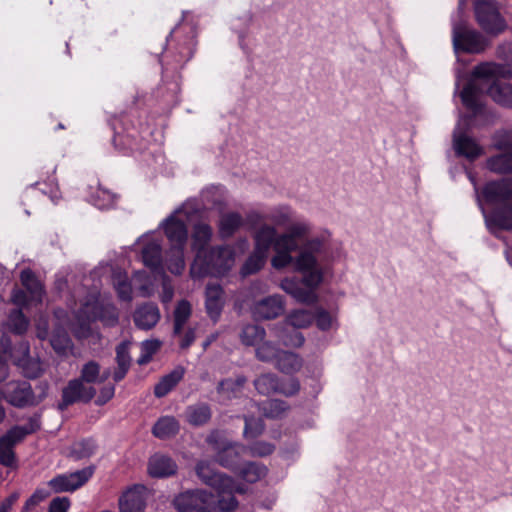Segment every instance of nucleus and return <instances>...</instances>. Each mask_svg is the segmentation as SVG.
<instances>
[{
    "mask_svg": "<svg viewBox=\"0 0 512 512\" xmlns=\"http://www.w3.org/2000/svg\"><path fill=\"white\" fill-rule=\"evenodd\" d=\"M185 369L178 366L163 376L155 385L154 394L158 398L166 396L184 377Z\"/></svg>",
    "mask_w": 512,
    "mask_h": 512,
    "instance_id": "nucleus-28",
    "label": "nucleus"
},
{
    "mask_svg": "<svg viewBox=\"0 0 512 512\" xmlns=\"http://www.w3.org/2000/svg\"><path fill=\"white\" fill-rule=\"evenodd\" d=\"M496 146L505 153L490 157L487 160V168L495 173L506 174L512 172V147L504 140H499Z\"/></svg>",
    "mask_w": 512,
    "mask_h": 512,
    "instance_id": "nucleus-22",
    "label": "nucleus"
},
{
    "mask_svg": "<svg viewBox=\"0 0 512 512\" xmlns=\"http://www.w3.org/2000/svg\"><path fill=\"white\" fill-rule=\"evenodd\" d=\"M246 382L245 377H237L236 379H226L219 383L217 390L226 399L236 397L242 390Z\"/></svg>",
    "mask_w": 512,
    "mask_h": 512,
    "instance_id": "nucleus-43",
    "label": "nucleus"
},
{
    "mask_svg": "<svg viewBox=\"0 0 512 512\" xmlns=\"http://www.w3.org/2000/svg\"><path fill=\"white\" fill-rule=\"evenodd\" d=\"M78 445L82 447V450L79 451V457H89L95 451V444L91 440H84Z\"/></svg>",
    "mask_w": 512,
    "mask_h": 512,
    "instance_id": "nucleus-61",
    "label": "nucleus"
},
{
    "mask_svg": "<svg viewBox=\"0 0 512 512\" xmlns=\"http://www.w3.org/2000/svg\"><path fill=\"white\" fill-rule=\"evenodd\" d=\"M160 316V311L156 304L146 303L135 310L133 320L137 328L150 330L159 322Z\"/></svg>",
    "mask_w": 512,
    "mask_h": 512,
    "instance_id": "nucleus-21",
    "label": "nucleus"
},
{
    "mask_svg": "<svg viewBox=\"0 0 512 512\" xmlns=\"http://www.w3.org/2000/svg\"><path fill=\"white\" fill-rule=\"evenodd\" d=\"M50 342L53 349L59 355H66L72 351L73 343L65 331H56L52 335Z\"/></svg>",
    "mask_w": 512,
    "mask_h": 512,
    "instance_id": "nucleus-45",
    "label": "nucleus"
},
{
    "mask_svg": "<svg viewBox=\"0 0 512 512\" xmlns=\"http://www.w3.org/2000/svg\"><path fill=\"white\" fill-rule=\"evenodd\" d=\"M210 418L211 410L210 407L205 403L190 405L186 409V419L190 424L194 426L203 425L207 423Z\"/></svg>",
    "mask_w": 512,
    "mask_h": 512,
    "instance_id": "nucleus-39",
    "label": "nucleus"
},
{
    "mask_svg": "<svg viewBox=\"0 0 512 512\" xmlns=\"http://www.w3.org/2000/svg\"><path fill=\"white\" fill-rule=\"evenodd\" d=\"M266 219L264 216H262L259 212L257 211H250L247 215H246V220L247 222L251 225V226H255L256 224H258L260 221Z\"/></svg>",
    "mask_w": 512,
    "mask_h": 512,
    "instance_id": "nucleus-64",
    "label": "nucleus"
},
{
    "mask_svg": "<svg viewBox=\"0 0 512 512\" xmlns=\"http://www.w3.org/2000/svg\"><path fill=\"white\" fill-rule=\"evenodd\" d=\"M285 303L280 295H271L255 302L251 313L256 320L275 319L284 312Z\"/></svg>",
    "mask_w": 512,
    "mask_h": 512,
    "instance_id": "nucleus-18",
    "label": "nucleus"
},
{
    "mask_svg": "<svg viewBox=\"0 0 512 512\" xmlns=\"http://www.w3.org/2000/svg\"><path fill=\"white\" fill-rule=\"evenodd\" d=\"M28 320L21 310H13L8 317V325L12 332L16 334H23L28 328Z\"/></svg>",
    "mask_w": 512,
    "mask_h": 512,
    "instance_id": "nucleus-48",
    "label": "nucleus"
},
{
    "mask_svg": "<svg viewBox=\"0 0 512 512\" xmlns=\"http://www.w3.org/2000/svg\"><path fill=\"white\" fill-rule=\"evenodd\" d=\"M275 336L287 347H301L305 338L298 329L287 326L283 323L274 326Z\"/></svg>",
    "mask_w": 512,
    "mask_h": 512,
    "instance_id": "nucleus-27",
    "label": "nucleus"
},
{
    "mask_svg": "<svg viewBox=\"0 0 512 512\" xmlns=\"http://www.w3.org/2000/svg\"><path fill=\"white\" fill-rule=\"evenodd\" d=\"M70 506L68 497H56L50 502L48 512H68Z\"/></svg>",
    "mask_w": 512,
    "mask_h": 512,
    "instance_id": "nucleus-53",
    "label": "nucleus"
},
{
    "mask_svg": "<svg viewBox=\"0 0 512 512\" xmlns=\"http://www.w3.org/2000/svg\"><path fill=\"white\" fill-rule=\"evenodd\" d=\"M244 223L243 217L237 212L225 213L218 224L219 235L225 239L231 237Z\"/></svg>",
    "mask_w": 512,
    "mask_h": 512,
    "instance_id": "nucleus-30",
    "label": "nucleus"
},
{
    "mask_svg": "<svg viewBox=\"0 0 512 512\" xmlns=\"http://www.w3.org/2000/svg\"><path fill=\"white\" fill-rule=\"evenodd\" d=\"M65 312L61 309L55 311L56 318L61 324L69 327L78 339L87 338L91 334L90 322L102 321L105 325L112 326L118 321L116 307L111 303L100 301L99 293H89L81 303L77 311H73V321L62 320Z\"/></svg>",
    "mask_w": 512,
    "mask_h": 512,
    "instance_id": "nucleus-3",
    "label": "nucleus"
},
{
    "mask_svg": "<svg viewBox=\"0 0 512 512\" xmlns=\"http://www.w3.org/2000/svg\"><path fill=\"white\" fill-rule=\"evenodd\" d=\"M310 231L311 225L308 222L299 221L291 224L285 233L276 232L273 241L275 255L271 259V265L275 269H283L292 264L295 271L302 275L301 280L295 277L283 279L280 287L303 304L317 302L316 290L324 279L322 266L323 254L326 250L324 237L306 240L298 255L292 256V252L298 249V239L304 238Z\"/></svg>",
    "mask_w": 512,
    "mask_h": 512,
    "instance_id": "nucleus-1",
    "label": "nucleus"
},
{
    "mask_svg": "<svg viewBox=\"0 0 512 512\" xmlns=\"http://www.w3.org/2000/svg\"><path fill=\"white\" fill-rule=\"evenodd\" d=\"M177 471L176 463L168 456L154 454L148 462L149 475L155 478L169 477Z\"/></svg>",
    "mask_w": 512,
    "mask_h": 512,
    "instance_id": "nucleus-24",
    "label": "nucleus"
},
{
    "mask_svg": "<svg viewBox=\"0 0 512 512\" xmlns=\"http://www.w3.org/2000/svg\"><path fill=\"white\" fill-rule=\"evenodd\" d=\"M20 350L23 353V357L14 359V363L22 368L26 377L37 378L42 372L41 363L29 357V345L27 343H21Z\"/></svg>",
    "mask_w": 512,
    "mask_h": 512,
    "instance_id": "nucleus-29",
    "label": "nucleus"
},
{
    "mask_svg": "<svg viewBox=\"0 0 512 512\" xmlns=\"http://www.w3.org/2000/svg\"><path fill=\"white\" fill-rule=\"evenodd\" d=\"M314 313L307 309H296L291 311L282 322L295 329H304L309 327L314 321Z\"/></svg>",
    "mask_w": 512,
    "mask_h": 512,
    "instance_id": "nucleus-33",
    "label": "nucleus"
},
{
    "mask_svg": "<svg viewBox=\"0 0 512 512\" xmlns=\"http://www.w3.org/2000/svg\"><path fill=\"white\" fill-rule=\"evenodd\" d=\"M281 352H283V350H280L271 341H266L265 339L255 348L256 358L263 362L274 361L276 363Z\"/></svg>",
    "mask_w": 512,
    "mask_h": 512,
    "instance_id": "nucleus-44",
    "label": "nucleus"
},
{
    "mask_svg": "<svg viewBox=\"0 0 512 512\" xmlns=\"http://www.w3.org/2000/svg\"><path fill=\"white\" fill-rule=\"evenodd\" d=\"M116 360L118 366L130 367V356L128 353V345L121 343L116 349Z\"/></svg>",
    "mask_w": 512,
    "mask_h": 512,
    "instance_id": "nucleus-55",
    "label": "nucleus"
},
{
    "mask_svg": "<svg viewBox=\"0 0 512 512\" xmlns=\"http://www.w3.org/2000/svg\"><path fill=\"white\" fill-rule=\"evenodd\" d=\"M481 195V200H485L488 204L501 205L502 209L496 210L492 213H487L490 216L497 212H502L504 215H509L512 212V180L492 181L485 185Z\"/></svg>",
    "mask_w": 512,
    "mask_h": 512,
    "instance_id": "nucleus-13",
    "label": "nucleus"
},
{
    "mask_svg": "<svg viewBox=\"0 0 512 512\" xmlns=\"http://www.w3.org/2000/svg\"><path fill=\"white\" fill-rule=\"evenodd\" d=\"M512 76V69L505 64L483 62L477 65L460 96L463 105L474 113L481 110L480 97L489 95L496 103L512 108V85L505 82Z\"/></svg>",
    "mask_w": 512,
    "mask_h": 512,
    "instance_id": "nucleus-2",
    "label": "nucleus"
},
{
    "mask_svg": "<svg viewBox=\"0 0 512 512\" xmlns=\"http://www.w3.org/2000/svg\"><path fill=\"white\" fill-rule=\"evenodd\" d=\"M235 264V251L229 245L216 246L208 249L206 253L196 254L190 268V275L200 279L206 275L223 276Z\"/></svg>",
    "mask_w": 512,
    "mask_h": 512,
    "instance_id": "nucleus-5",
    "label": "nucleus"
},
{
    "mask_svg": "<svg viewBox=\"0 0 512 512\" xmlns=\"http://www.w3.org/2000/svg\"><path fill=\"white\" fill-rule=\"evenodd\" d=\"M453 147L457 155L463 156L470 161L477 159L483 154V148L471 137L454 132Z\"/></svg>",
    "mask_w": 512,
    "mask_h": 512,
    "instance_id": "nucleus-23",
    "label": "nucleus"
},
{
    "mask_svg": "<svg viewBox=\"0 0 512 512\" xmlns=\"http://www.w3.org/2000/svg\"><path fill=\"white\" fill-rule=\"evenodd\" d=\"M22 285L27 289L30 294L31 300L41 303L44 289L40 281L30 269H24L20 275Z\"/></svg>",
    "mask_w": 512,
    "mask_h": 512,
    "instance_id": "nucleus-31",
    "label": "nucleus"
},
{
    "mask_svg": "<svg viewBox=\"0 0 512 512\" xmlns=\"http://www.w3.org/2000/svg\"><path fill=\"white\" fill-rule=\"evenodd\" d=\"M94 467L89 466L69 474L52 478L48 485L56 493L73 492L83 486L93 475Z\"/></svg>",
    "mask_w": 512,
    "mask_h": 512,
    "instance_id": "nucleus-16",
    "label": "nucleus"
},
{
    "mask_svg": "<svg viewBox=\"0 0 512 512\" xmlns=\"http://www.w3.org/2000/svg\"><path fill=\"white\" fill-rule=\"evenodd\" d=\"M258 410L267 418H281L289 409L288 404L279 399H268L257 405Z\"/></svg>",
    "mask_w": 512,
    "mask_h": 512,
    "instance_id": "nucleus-38",
    "label": "nucleus"
},
{
    "mask_svg": "<svg viewBox=\"0 0 512 512\" xmlns=\"http://www.w3.org/2000/svg\"><path fill=\"white\" fill-rule=\"evenodd\" d=\"M245 427H244V438L253 439L260 436L264 431L263 420L254 417L244 416Z\"/></svg>",
    "mask_w": 512,
    "mask_h": 512,
    "instance_id": "nucleus-49",
    "label": "nucleus"
},
{
    "mask_svg": "<svg viewBox=\"0 0 512 512\" xmlns=\"http://www.w3.org/2000/svg\"><path fill=\"white\" fill-rule=\"evenodd\" d=\"M179 431V423L172 416L161 417L153 426V435L160 439L174 436Z\"/></svg>",
    "mask_w": 512,
    "mask_h": 512,
    "instance_id": "nucleus-35",
    "label": "nucleus"
},
{
    "mask_svg": "<svg viewBox=\"0 0 512 512\" xmlns=\"http://www.w3.org/2000/svg\"><path fill=\"white\" fill-rule=\"evenodd\" d=\"M302 359L293 352L283 351L279 354V358L275 363L278 370L285 374H293L302 367Z\"/></svg>",
    "mask_w": 512,
    "mask_h": 512,
    "instance_id": "nucleus-36",
    "label": "nucleus"
},
{
    "mask_svg": "<svg viewBox=\"0 0 512 512\" xmlns=\"http://www.w3.org/2000/svg\"><path fill=\"white\" fill-rule=\"evenodd\" d=\"M195 340V333H194V330L193 329H189L183 336V339L181 340L180 342V347L182 349H187L188 347H190V345L194 342Z\"/></svg>",
    "mask_w": 512,
    "mask_h": 512,
    "instance_id": "nucleus-63",
    "label": "nucleus"
},
{
    "mask_svg": "<svg viewBox=\"0 0 512 512\" xmlns=\"http://www.w3.org/2000/svg\"><path fill=\"white\" fill-rule=\"evenodd\" d=\"M96 394V389L88 385L80 378L70 380L62 390V401L58 407L65 410L69 405L76 402H89Z\"/></svg>",
    "mask_w": 512,
    "mask_h": 512,
    "instance_id": "nucleus-15",
    "label": "nucleus"
},
{
    "mask_svg": "<svg viewBox=\"0 0 512 512\" xmlns=\"http://www.w3.org/2000/svg\"><path fill=\"white\" fill-rule=\"evenodd\" d=\"M87 200L96 208L106 210L115 206L117 195L98 184L96 187H89Z\"/></svg>",
    "mask_w": 512,
    "mask_h": 512,
    "instance_id": "nucleus-25",
    "label": "nucleus"
},
{
    "mask_svg": "<svg viewBox=\"0 0 512 512\" xmlns=\"http://www.w3.org/2000/svg\"><path fill=\"white\" fill-rule=\"evenodd\" d=\"M466 174H467L468 179L470 180V182L472 183V185L474 187V191H475V195H476V200H477L478 206L481 209V211L483 213V216L485 217L486 211H485V208L483 207V203H482V200H481V195L479 193L476 177L469 170L466 171Z\"/></svg>",
    "mask_w": 512,
    "mask_h": 512,
    "instance_id": "nucleus-59",
    "label": "nucleus"
},
{
    "mask_svg": "<svg viewBox=\"0 0 512 512\" xmlns=\"http://www.w3.org/2000/svg\"><path fill=\"white\" fill-rule=\"evenodd\" d=\"M213 236L212 227L206 223H198L194 225L192 231V250L196 252V254L206 253L208 249H206L207 245L211 241Z\"/></svg>",
    "mask_w": 512,
    "mask_h": 512,
    "instance_id": "nucleus-26",
    "label": "nucleus"
},
{
    "mask_svg": "<svg viewBox=\"0 0 512 512\" xmlns=\"http://www.w3.org/2000/svg\"><path fill=\"white\" fill-rule=\"evenodd\" d=\"M267 467L258 462H247L239 469V476L248 483H255L267 474Z\"/></svg>",
    "mask_w": 512,
    "mask_h": 512,
    "instance_id": "nucleus-41",
    "label": "nucleus"
},
{
    "mask_svg": "<svg viewBox=\"0 0 512 512\" xmlns=\"http://www.w3.org/2000/svg\"><path fill=\"white\" fill-rule=\"evenodd\" d=\"M452 43L456 54H481L490 46V41L485 35L462 22L452 25Z\"/></svg>",
    "mask_w": 512,
    "mask_h": 512,
    "instance_id": "nucleus-8",
    "label": "nucleus"
},
{
    "mask_svg": "<svg viewBox=\"0 0 512 512\" xmlns=\"http://www.w3.org/2000/svg\"><path fill=\"white\" fill-rule=\"evenodd\" d=\"M174 296V289L171 286V284L166 280V278L163 281L162 284V292H161V301L163 303H169Z\"/></svg>",
    "mask_w": 512,
    "mask_h": 512,
    "instance_id": "nucleus-58",
    "label": "nucleus"
},
{
    "mask_svg": "<svg viewBox=\"0 0 512 512\" xmlns=\"http://www.w3.org/2000/svg\"><path fill=\"white\" fill-rule=\"evenodd\" d=\"M474 14L480 28L489 36L496 37L507 29V22L496 1L477 0L474 3Z\"/></svg>",
    "mask_w": 512,
    "mask_h": 512,
    "instance_id": "nucleus-9",
    "label": "nucleus"
},
{
    "mask_svg": "<svg viewBox=\"0 0 512 512\" xmlns=\"http://www.w3.org/2000/svg\"><path fill=\"white\" fill-rule=\"evenodd\" d=\"M293 216V211L288 206H278L271 210V212L265 216L267 220H270L276 226H286L290 223Z\"/></svg>",
    "mask_w": 512,
    "mask_h": 512,
    "instance_id": "nucleus-46",
    "label": "nucleus"
},
{
    "mask_svg": "<svg viewBox=\"0 0 512 512\" xmlns=\"http://www.w3.org/2000/svg\"><path fill=\"white\" fill-rule=\"evenodd\" d=\"M139 244L142 245L141 254L145 266L162 273V243L159 236L155 233L145 234L139 239Z\"/></svg>",
    "mask_w": 512,
    "mask_h": 512,
    "instance_id": "nucleus-17",
    "label": "nucleus"
},
{
    "mask_svg": "<svg viewBox=\"0 0 512 512\" xmlns=\"http://www.w3.org/2000/svg\"><path fill=\"white\" fill-rule=\"evenodd\" d=\"M39 429V423L36 419L30 421L24 426H13L3 436L0 437V463L3 466L13 468L16 466L14 447L21 442L27 435L36 432Z\"/></svg>",
    "mask_w": 512,
    "mask_h": 512,
    "instance_id": "nucleus-12",
    "label": "nucleus"
},
{
    "mask_svg": "<svg viewBox=\"0 0 512 512\" xmlns=\"http://www.w3.org/2000/svg\"><path fill=\"white\" fill-rule=\"evenodd\" d=\"M275 445L267 441H256L247 447V452L253 457H265L273 453Z\"/></svg>",
    "mask_w": 512,
    "mask_h": 512,
    "instance_id": "nucleus-51",
    "label": "nucleus"
},
{
    "mask_svg": "<svg viewBox=\"0 0 512 512\" xmlns=\"http://www.w3.org/2000/svg\"><path fill=\"white\" fill-rule=\"evenodd\" d=\"M147 489L143 485H134L123 493L119 500L120 512H144Z\"/></svg>",
    "mask_w": 512,
    "mask_h": 512,
    "instance_id": "nucleus-19",
    "label": "nucleus"
},
{
    "mask_svg": "<svg viewBox=\"0 0 512 512\" xmlns=\"http://www.w3.org/2000/svg\"><path fill=\"white\" fill-rule=\"evenodd\" d=\"M110 372L108 370L100 373V365L95 361H89L81 369L80 379L88 385L102 383L108 379Z\"/></svg>",
    "mask_w": 512,
    "mask_h": 512,
    "instance_id": "nucleus-37",
    "label": "nucleus"
},
{
    "mask_svg": "<svg viewBox=\"0 0 512 512\" xmlns=\"http://www.w3.org/2000/svg\"><path fill=\"white\" fill-rule=\"evenodd\" d=\"M314 321L318 329L327 331L337 327V317L323 308H317L314 313Z\"/></svg>",
    "mask_w": 512,
    "mask_h": 512,
    "instance_id": "nucleus-47",
    "label": "nucleus"
},
{
    "mask_svg": "<svg viewBox=\"0 0 512 512\" xmlns=\"http://www.w3.org/2000/svg\"><path fill=\"white\" fill-rule=\"evenodd\" d=\"M197 476L205 484L214 488L218 494V509L221 512L234 511L238 506L234 494H243L246 489L243 484L235 483L230 477L214 470L209 462L201 461L196 466Z\"/></svg>",
    "mask_w": 512,
    "mask_h": 512,
    "instance_id": "nucleus-4",
    "label": "nucleus"
},
{
    "mask_svg": "<svg viewBox=\"0 0 512 512\" xmlns=\"http://www.w3.org/2000/svg\"><path fill=\"white\" fill-rule=\"evenodd\" d=\"M18 498L19 494L17 492L12 493L5 498L0 504V512H9Z\"/></svg>",
    "mask_w": 512,
    "mask_h": 512,
    "instance_id": "nucleus-62",
    "label": "nucleus"
},
{
    "mask_svg": "<svg viewBox=\"0 0 512 512\" xmlns=\"http://www.w3.org/2000/svg\"><path fill=\"white\" fill-rule=\"evenodd\" d=\"M192 56L193 44L192 41L190 40L189 42L185 43V45L179 51V56L175 60L176 63L174 68L182 67L187 61L191 59Z\"/></svg>",
    "mask_w": 512,
    "mask_h": 512,
    "instance_id": "nucleus-52",
    "label": "nucleus"
},
{
    "mask_svg": "<svg viewBox=\"0 0 512 512\" xmlns=\"http://www.w3.org/2000/svg\"><path fill=\"white\" fill-rule=\"evenodd\" d=\"M113 286L118 294V297L123 301L132 300V286L128 280L126 272L116 270L112 275Z\"/></svg>",
    "mask_w": 512,
    "mask_h": 512,
    "instance_id": "nucleus-40",
    "label": "nucleus"
},
{
    "mask_svg": "<svg viewBox=\"0 0 512 512\" xmlns=\"http://www.w3.org/2000/svg\"><path fill=\"white\" fill-rule=\"evenodd\" d=\"M173 504L178 512H221L218 500L204 489L188 490L177 495Z\"/></svg>",
    "mask_w": 512,
    "mask_h": 512,
    "instance_id": "nucleus-11",
    "label": "nucleus"
},
{
    "mask_svg": "<svg viewBox=\"0 0 512 512\" xmlns=\"http://www.w3.org/2000/svg\"><path fill=\"white\" fill-rule=\"evenodd\" d=\"M185 247H170L166 252L164 264L175 275H180L185 269Z\"/></svg>",
    "mask_w": 512,
    "mask_h": 512,
    "instance_id": "nucleus-32",
    "label": "nucleus"
},
{
    "mask_svg": "<svg viewBox=\"0 0 512 512\" xmlns=\"http://www.w3.org/2000/svg\"><path fill=\"white\" fill-rule=\"evenodd\" d=\"M254 386L262 395L280 393L285 396H292L300 389L297 379L291 378L287 381H280L275 374L271 373L263 374L255 379Z\"/></svg>",
    "mask_w": 512,
    "mask_h": 512,
    "instance_id": "nucleus-14",
    "label": "nucleus"
},
{
    "mask_svg": "<svg viewBox=\"0 0 512 512\" xmlns=\"http://www.w3.org/2000/svg\"><path fill=\"white\" fill-rule=\"evenodd\" d=\"M192 313L191 304L187 300H181L177 303L174 310V334L181 333L184 325Z\"/></svg>",
    "mask_w": 512,
    "mask_h": 512,
    "instance_id": "nucleus-42",
    "label": "nucleus"
},
{
    "mask_svg": "<svg viewBox=\"0 0 512 512\" xmlns=\"http://www.w3.org/2000/svg\"><path fill=\"white\" fill-rule=\"evenodd\" d=\"M161 342L159 340H146L141 345V355L138 363L143 365L150 362L153 355L159 350Z\"/></svg>",
    "mask_w": 512,
    "mask_h": 512,
    "instance_id": "nucleus-50",
    "label": "nucleus"
},
{
    "mask_svg": "<svg viewBox=\"0 0 512 512\" xmlns=\"http://www.w3.org/2000/svg\"><path fill=\"white\" fill-rule=\"evenodd\" d=\"M11 301L13 304L19 307H26L30 303L35 302V300H31L30 295L28 296L27 293L20 289H14L11 295Z\"/></svg>",
    "mask_w": 512,
    "mask_h": 512,
    "instance_id": "nucleus-54",
    "label": "nucleus"
},
{
    "mask_svg": "<svg viewBox=\"0 0 512 512\" xmlns=\"http://www.w3.org/2000/svg\"><path fill=\"white\" fill-rule=\"evenodd\" d=\"M147 273L145 271H137L134 276H133V280L135 282H144L141 286H140V290H141V293L143 296H148L149 295V286L146 284V279H147Z\"/></svg>",
    "mask_w": 512,
    "mask_h": 512,
    "instance_id": "nucleus-60",
    "label": "nucleus"
},
{
    "mask_svg": "<svg viewBox=\"0 0 512 512\" xmlns=\"http://www.w3.org/2000/svg\"><path fill=\"white\" fill-rule=\"evenodd\" d=\"M207 442L216 451V459L221 466L238 470L241 456L247 453L246 446L229 441L220 431L211 432Z\"/></svg>",
    "mask_w": 512,
    "mask_h": 512,
    "instance_id": "nucleus-10",
    "label": "nucleus"
},
{
    "mask_svg": "<svg viewBox=\"0 0 512 512\" xmlns=\"http://www.w3.org/2000/svg\"><path fill=\"white\" fill-rule=\"evenodd\" d=\"M225 304L224 290L219 284H208L205 291V308L208 316L216 322Z\"/></svg>",
    "mask_w": 512,
    "mask_h": 512,
    "instance_id": "nucleus-20",
    "label": "nucleus"
},
{
    "mask_svg": "<svg viewBox=\"0 0 512 512\" xmlns=\"http://www.w3.org/2000/svg\"><path fill=\"white\" fill-rule=\"evenodd\" d=\"M114 393H115V388L113 385L103 387L101 389L100 395L96 401L97 404H100V405L105 404L114 396Z\"/></svg>",
    "mask_w": 512,
    "mask_h": 512,
    "instance_id": "nucleus-57",
    "label": "nucleus"
},
{
    "mask_svg": "<svg viewBox=\"0 0 512 512\" xmlns=\"http://www.w3.org/2000/svg\"><path fill=\"white\" fill-rule=\"evenodd\" d=\"M241 343L245 346L257 347L266 336L265 329L257 324H247L240 332Z\"/></svg>",
    "mask_w": 512,
    "mask_h": 512,
    "instance_id": "nucleus-34",
    "label": "nucleus"
},
{
    "mask_svg": "<svg viewBox=\"0 0 512 512\" xmlns=\"http://www.w3.org/2000/svg\"><path fill=\"white\" fill-rule=\"evenodd\" d=\"M49 493L45 489H37L30 498L26 501V508H30L38 505L44 499L48 497Z\"/></svg>",
    "mask_w": 512,
    "mask_h": 512,
    "instance_id": "nucleus-56",
    "label": "nucleus"
},
{
    "mask_svg": "<svg viewBox=\"0 0 512 512\" xmlns=\"http://www.w3.org/2000/svg\"><path fill=\"white\" fill-rule=\"evenodd\" d=\"M199 212V202L196 199H188L161 222L160 228L163 229L170 247H186L188 240L187 225L197 217Z\"/></svg>",
    "mask_w": 512,
    "mask_h": 512,
    "instance_id": "nucleus-6",
    "label": "nucleus"
},
{
    "mask_svg": "<svg viewBox=\"0 0 512 512\" xmlns=\"http://www.w3.org/2000/svg\"><path fill=\"white\" fill-rule=\"evenodd\" d=\"M276 228L263 224L254 233V250L241 267V274L248 276L257 273L266 263L271 247L274 248Z\"/></svg>",
    "mask_w": 512,
    "mask_h": 512,
    "instance_id": "nucleus-7",
    "label": "nucleus"
}]
</instances>
